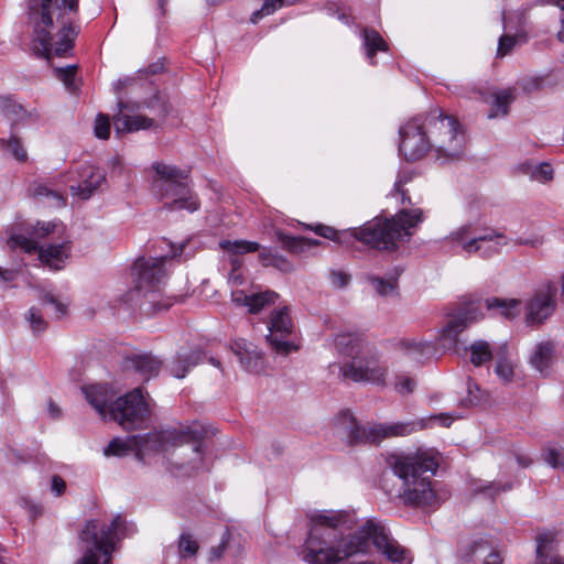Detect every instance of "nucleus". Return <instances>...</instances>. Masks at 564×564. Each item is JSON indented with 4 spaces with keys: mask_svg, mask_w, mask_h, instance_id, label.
<instances>
[{
    "mask_svg": "<svg viewBox=\"0 0 564 564\" xmlns=\"http://www.w3.org/2000/svg\"><path fill=\"white\" fill-rule=\"evenodd\" d=\"M485 303L488 310H499L502 316L510 319L519 314L521 304L516 299L503 300L497 297L487 299Z\"/></svg>",
    "mask_w": 564,
    "mask_h": 564,
    "instance_id": "c9c22d12",
    "label": "nucleus"
},
{
    "mask_svg": "<svg viewBox=\"0 0 564 564\" xmlns=\"http://www.w3.org/2000/svg\"><path fill=\"white\" fill-rule=\"evenodd\" d=\"M555 307L550 289L538 291L525 305V321L529 325H540L547 319Z\"/></svg>",
    "mask_w": 564,
    "mask_h": 564,
    "instance_id": "a211bd4d",
    "label": "nucleus"
},
{
    "mask_svg": "<svg viewBox=\"0 0 564 564\" xmlns=\"http://www.w3.org/2000/svg\"><path fill=\"white\" fill-rule=\"evenodd\" d=\"M494 102L488 112L489 119L506 117L509 113V107L516 99L514 93L511 88L502 89L494 95Z\"/></svg>",
    "mask_w": 564,
    "mask_h": 564,
    "instance_id": "2f4dec72",
    "label": "nucleus"
},
{
    "mask_svg": "<svg viewBox=\"0 0 564 564\" xmlns=\"http://www.w3.org/2000/svg\"><path fill=\"white\" fill-rule=\"evenodd\" d=\"M337 351L350 360L339 371L341 376L355 382L382 383L386 365L377 347L356 334H339L335 337Z\"/></svg>",
    "mask_w": 564,
    "mask_h": 564,
    "instance_id": "39448f33",
    "label": "nucleus"
},
{
    "mask_svg": "<svg viewBox=\"0 0 564 564\" xmlns=\"http://www.w3.org/2000/svg\"><path fill=\"white\" fill-rule=\"evenodd\" d=\"M337 433L346 438L347 444H379L388 437V426L386 424L367 423L359 425L354 415L348 411L338 414L335 421Z\"/></svg>",
    "mask_w": 564,
    "mask_h": 564,
    "instance_id": "f8f14e48",
    "label": "nucleus"
},
{
    "mask_svg": "<svg viewBox=\"0 0 564 564\" xmlns=\"http://www.w3.org/2000/svg\"><path fill=\"white\" fill-rule=\"evenodd\" d=\"M492 358L490 346L485 340H478L470 346V362L475 367L484 365Z\"/></svg>",
    "mask_w": 564,
    "mask_h": 564,
    "instance_id": "58836bf2",
    "label": "nucleus"
},
{
    "mask_svg": "<svg viewBox=\"0 0 564 564\" xmlns=\"http://www.w3.org/2000/svg\"><path fill=\"white\" fill-rule=\"evenodd\" d=\"M43 305H51L54 308L55 318H62L67 313V305L57 301L52 294H45L42 299Z\"/></svg>",
    "mask_w": 564,
    "mask_h": 564,
    "instance_id": "13d9d810",
    "label": "nucleus"
},
{
    "mask_svg": "<svg viewBox=\"0 0 564 564\" xmlns=\"http://www.w3.org/2000/svg\"><path fill=\"white\" fill-rule=\"evenodd\" d=\"M413 557L411 552L400 545L398 541L390 539V563L392 564H411Z\"/></svg>",
    "mask_w": 564,
    "mask_h": 564,
    "instance_id": "a18cd8bd",
    "label": "nucleus"
},
{
    "mask_svg": "<svg viewBox=\"0 0 564 564\" xmlns=\"http://www.w3.org/2000/svg\"><path fill=\"white\" fill-rule=\"evenodd\" d=\"M347 513L323 511L311 517V529L304 544L303 560L308 564H338L359 553L380 552L388 556L384 527L368 520L355 534L344 536Z\"/></svg>",
    "mask_w": 564,
    "mask_h": 564,
    "instance_id": "f257e3e1",
    "label": "nucleus"
},
{
    "mask_svg": "<svg viewBox=\"0 0 564 564\" xmlns=\"http://www.w3.org/2000/svg\"><path fill=\"white\" fill-rule=\"evenodd\" d=\"M507 347L503 346L498 352V360L495 367L496 375L505 382L509 383L514 377V365L507 357Z\"/></svg>",
    "mask_w": 564,
    "mask_h": 564,
    "instance_id": "4c0bfd02",
    "label": "nucleus"
},
{
    "mask_svg": "<svg viewBox=\"0 0 564 564\" xmlns=\"http://www.w3.org/2000/svg\"><path fill=\"white\" fill-rule=\"evenodd\" d=\"M517 44V37L511 35H501L498 43L497 56L503 57L508 55Z\"/></svg>",
    "mask_w": 564,
    "mask_h": 564,
    "instance_id": "4d7b16f0",
    "label": "nucleus"
},
{
    "mask_svg": "<svg viewBox=\"0 0 564 564\" xmlns=\"http://www.w3.org/2000/svg\"><path fill=\"white\" fill-rule=\"evenodd\" d=\"M467 401L471 405H477L488 400L487 392L481 390V388L470 379L468 380L467 383Z\"/></svg>",
    "mask_w": 564,
    "mask_h": 564,
    "instance_id": "603ef678",
    "label": "nucleus"
},
{
    "mask_svg": "<svg viewBox=\"0 0 564 564\" xmlns=\"http://www.w3.org/2000/svg\"><path fill=\"white\" fill-rule=\"evenodd\" d=\"M77 13L78 0H28L35 52L46 59L69 55L79 33V26L74 24Z\"/></svg>",
    "mask_w": 564,
    "mask_h": 564,
    "instance_id": "7ed1b4c3",
    "label": "nucleus"
},
{
    "mask_svg": "<svg viewBox=\"0 0 564 564\" xmlns=\"http://www.w3.org/2000/svg\"><path fill=\"white\" fill-rule=\"evenodd\" d=\"M203 360V354L194 350L191 352L178 354L171 365V373L178 379L186 376L188 370Z\"/></svg>",
    "mask_w": 564,
    "mask_h": 564,
    "instance_id": "7c9ffc66",
    "label": "nucleus"
},
{
    "mask_svg": "<svg viewBox=\"0 0 564 564\" xmlns=\"http://www.w3.org/2000/svg\"><path fill=\"white\" fill-rule=\"evenodd\" d=\"M232 302L238 306H247L250 308V295L246 294L243 291L237 290L231 293Z\"/></svg>",
    "mask_w": 564,
    "mask_h": 564,
    "instance_id": "69168bd1",
    "label": "nucleus"
},
{
    "mask_svg": "<svg viewBox=\"0 0 564 564\" xmlns=\"http://www.w3.org/2000/svg\"><path fill=\"white\" fill-rule=\"evenodd\" d=\"M286 3V0H264L260 10L254 11L251 21L257 23L259 19L274 13L278 9L282 8Z\"/></svg>",
    "mask_w": 564,
    "mask_h": 564,
    "instance_id": "de8ad7c7",
    "label": "nucleus"
},
{
    "mask_svg": "<svg viewBox=\"0 0 564 564\" xmlns=\"http://www.w3.org/2000/svg\"><path fill=\"white\" fill-rule=\"evenodd\" d=\"M232 352L237 356L241 367L248 371L258 373L264 367L263 354L258 347L246 339H237L231 345Z\"/></svg>",
    "mask_w": 564,
    "mask_h": 564,
    "instance_id": "aec40b11",
    "label": "nucleus"
},
{
    "mask_svg": "<svg viewBox=\"0 0 564 564\" xmlns=\"http://www.w3.org/2000/svg\"><path fill=\"white\" fill-rule=\"evenodd\" d=\"M412 181V173L404 172L399 174L394 182V192L393 196L395 198H400L401 204H411V199L408 195V189L404 188V185Z\"/></svg>",
    "mask_w": 564,
    "mask_h": 564,
    "instance_id": "49530a36",
    "label": "nucleus"
},
{
    "mask_svg": "<svg viewBox=\"0 0 564 564\" xmlns=\"http://www.w3.org/2000/svg\"><path fill=\"white\" fill-rule=\"evenodd\" d=\"M65 489L66 482L64 479L58 475H54L51 480V491L58 497L64 494Z\"/></svg>",
    "mask_w": 564,
    "mask_h": 564,
    "instance_id": "0e129e2a",
    "label": "nucleus"
},
{
    "mask_svg": "<svg viewBox=\"0 0 564 564\" xmlns=\"http://www.w3.org/2000/svg\"><path fill=\"white\" fill-rule=\"evenodd\" d=\"M274 256H276V253H273L271 249L262 248L259 253V260L263 265L269 267L271 265V259L274 258Z\"/></svg>",
    "mask_w": 564,
    "mask_h": 564,
    "instance_id": "774afa93",
    "label": "nucleus"
},
{
    "mask_svg": "<svg viewBox=\"0 0 564 564\" xmlns=\"http://www.w3.org/2000/svg\"><path fill=\"white\" fill-rule=\"evenodd\" d=\"M11 249H20L26 253H39L40 261L53 270H62L69 259L73 242L68 235L57 238V241L40 247L39 241L26 238L22 234H12L8 240Z\"/></svg>",
    "mask_w": 564,
    "mask_h": 564,
    "instance_id": "9d476101",
    "label": "nucleus"
},
{
    "mask_svg": "<svg viewBox=\"0 0 564 564\" xmlns=\"http://www.w3.org/2000/svg\"><path fill=\"white\" fill-rule=\"evenodd\" d=\"M120 112L113 117V124L117 133L123 132H135L139 130H148L158 128L159 123L155 122L154 118H149L142 115L130 116L123 113V109L128 106L123 102H119Z\"/></svg>",
    "mask_w": 564,
    "mask_h": 564,
    "instance_id": "4be33fe9",
    "label": "nucleus"
},
{
    "mask_svg": "<svg viewBox=\"0 0 564 564\" xmlns=\"http://www.w3.org/2000/svg\"><path fill=\"white\" fill-rule=\"evenodd\" d=\"M475 238L476 234L474 227L467 224L451 231L444 240L452 245L459 246L464 252L473 254Z\"/></svg>",
    "mask_w": 564,
    "mask_h": 564,
    "instance_id": "c85d7f7f",
    "label": "nucleus"
},
{
    "mask_svg": "<svg viewBox=\"0 0 564 564\" xmlns=\"http://www.w3.org/2000/svg\"><path fill=\"white\" fill-rule=\"evenodd\" d=\"M276 239L285 250L294 253H301L311 247L319 245V241L316 239L294 237L282 231L276 232Z\"/></svg>",
    "mask_w": 564,
    "mask_h": 564,
    "instance_id": "72a5a7b5",
    "label": "nucleus"
},
{
    "mask_svg": "<svg viewBox=\"0 0 564 564\" xmlns=\"http://www.w3.org/2000/svg\"><path fill=\"white\" fill-rule=\"evenodd\" d=\"M392 470L402 480L398 498L404 506L435 510L449 498V490L431 478L436 475L442 455L434 448L392 455Z\"/></svg>",
    "mask_w": 564,
    "mask_h": 564,
    "instance_id": "20e7f679",
    "label": "nucleus"
},
{
    "mask_svg": "<svg viewBox=\"0 0 564 564\" xmlns=\"http://www.w3.org/2000/svg\"><path fill=\"white\" fill-rule=\"evenodd\" d=\"M545 460L553 468L564 470V448L561 446H550L546 448Z\"/></svg>",
    "mask_w": 564,
    "mask_h": 564,
    "instance_id": "3c124183",
    "label": "nucleus"
},
{
    "mask_svg": "<svg viewBox=\"0 0 564 564\" xmlns=\"http://www.w3.org/2000/svg\"><path fill=\"white\" fill-rule=\"evenodd\" d=\"M89 404L97 411L102 420H109V411L113 404L115 393L104 384H94L83 388Z\"/></svg>",
    "mask_w": 564,
    "mask_h": 564,
    "instance_id": "5701e85b",
    "label": "nucleus"
},
{
    "mask_svg": "<svg viewBox=\"0 0 564 564\" xmlns=\"http://www.w3.org/2000/svg\"><path fill=\"white\" fill-rule=\"evenodd\" d=\"M142 107L150 110L156 123L164 121L172 109L166 98L159 93L144 100Z\"/></svg>",
    "mask_w": 564,
    "mask_h": 564,
    "instance_id": "f704fd0d",
    "label": "nucleus"
},
{
    "mask_svg": "<svg viewBox=\"0 0 564 564\" xmlns=\"http://www.w3.org/2000/svg\"><path fill=\"white\" fill-rule=\"evenodd\" d=\"M153 170L152 189L169 209L193 213L199 208L198 199L191 191L187 172L164 163H155Z\"/></svg>",
    "mask_w": 564,
    "mask_h": 564,
    "instance_id": "0eeeda50",
    "label": "nucleus"
},
{
    "mask_svg": "<svg viewBox=\"0 0 564 564\" xmlns=\"http://www.w3.org/2000/svg\"><path fill=\"white\" fill-rule=\"evenodd\" d=\"M367 280L378 294L384 295L387 293L388 282L384 279L375 275H368Z\"/></svg>",
    "mask_w": 564,
    "mask_h": 564,
    "instance_id": "680f3d73",
    "label": "nucleus"
},
{
    "mask_svg": "<svg viewBox=\"0 0 564 564\" xmlns=\"http://www.w3.org/2000/svg\"><path fill=\"white\" fill-rule=\"evenodd\" d=\"M470 323L471 318L466 312L459 313L449 318L441 332L443 346L447 348L454 347L457 343L458 335L464 332Z\"/></svg>",
    "mask_w": 564,
    "mask_h": 564,
    "instance_id": "a878e982",
    "label": "nucleus"
},
{
    "mask_svg": "<svg viewBox=\"0 0 564 564\" xmlns=\"http://www.w3.org/2000/svg\"><path fill=\"white\" fill-rule=\"evenodd\" d=\"M395 358L406 357L411 361L422 364L434 352V346L430 341L415 338H398L393 343Z\"/></svg>",
    "mask_w": 564,
    "mask_h": 564,
    "instance_id": "6ab92c4d",
    "label": "nucleus"
},
{
    "mask_svg": "<svg viewBox=\"0 0 564 564\" xmlns=\"http://www.w3.org/2000/svg\"><path fill=\"white\" fill-rule=\"evenodd\" d=\"M527 174L538 182L545 183L553 178V167L550 163L543 162L540 164H528Z\"/></svg>",
    "mask_w": 564,
    "mask_h": 564,
    "instance_id": "37998d69",
    "label": "nucleus"
},
{
    "mask_svg": "<svg viewBox=\"0 0 564 564\" xmlns=\"http://www.w3.org/2000/svg\"><path fill=\"white\" fill-rule=\"evenodd\" d=\"M199 550L198 542L189 533H182L178 538V555L182 560L191 558Z\"/></svg>",
    "mask_w": 564,
    "mask_h": 564,
    "instance_id": "79ce46f5",
    "label": "nucleus"
},
{
    "mask_svg": "<svg viewBox=\"0 0 564 564\" xmlns=\"http://www.w3.org/2000/svg\"><path fill=\"white\" fill-rule=\"evenodd\" d=\"M307 228L323 238L346 247H354L356 242H361L372 249L384 250L388 248V218L384 216L376 217L360 228L341 231L323 224L307 226Z\"/></svg>",
    "mask_w": 564,
    "mask_h": 564,
    "instance_id": "1a4fd4ad",
    "label": "nucleus"
},
{
    "mask_svg": "<svg viewBox=\"0 0 564 564\" xmlns=\"http://www.w3.org/2000/svg\"><path fill=\"white\" fill-rule=\"evenodd\" d=\"M399 153L406 161L432 154L441 163L460 161L466 154V137L456 117L435 108L399 128Z\"/></svg>",
    "mask_w": 564,
    "mask_h": 564,
    "instance_id": "f03ea898",
    "label": "nucleus"
},
{
    "mask_svg": "<svg viewBox=\"0 0 564 564\" xmlns=\"http://www.w3.org/2000/svg\"><path fill=\"white\" fill-rule=\"evenodd\" d=\"M0 108L2 113L12 120L20 119L24 112L22 106L10 98H0Z\"/></svg>",
    "mask_w": 564,
    "mask_h": 564,
    "instance_id": "09e8293b",
    "label": "nucleus"
},
{
    "mask_svg": "<svg viewBox=\"0 0 564 564\" xmlns=\"http://www.w3.org/2000/svg\"><path fill=\"white\" fill-rule=\"evenodd\" d=\"M26 238L37 241L39 239L48 238L54 235L56 238H61L66 234L65 226L61 221H37L35 225L25 227Z\"/></svg>",
    "mask_w": 564,
    "mask_h": 564,
    "instance_id": "cd10ccee",
    "label": "nucleus"
},
{
    "mask_svg": "<svg viewBox=\"0 0 564 564\" xmlns=\"http://www.w3.org/2000/svg\"><path fill=\"white\" fill-rule=\"evenodd\" d=\"M94 133L98 139L107 140L110 135V120L109 117L102 113H99L96 117Z\"/></svg>",
    "mask_w": 564,
    "mask_h": 564,
    "instance_id": "6e6d98bb",
    "label": "nucleus"
},
{
    "mask_svg": "<svg viewBox=\"0 0 564 564\" xmlns=\"http://www.w3.org/2000/svg\"><path fill=\"white\" fill-rule=\"evenodd\" d=\"M508 245L507 237L495 230L484 235H476L473 246V254H479L482 258H491L499 253L503 246Z\"/></svg>",
    "mask_w": 564,
    "mask_h": 564,
    "instance_id": "b1692460",
    "label": "nucleus"
},
{
    "mask_svg": "<svg viewBox=\"0 0 564 564\" xmlns=\"http://www.w3.org/2000/svg\"><path fill=\"white\" fill-rule=\"evenodd\" d=\"M219 247L228 253L231 270L236 271H239L242 265V261L239 259L240 254L260 250V245L258 242L248 240H223L219 242Z\"/></svg>",
    "mask_w": 564,
    "mask_h": 564,
    "instance_id": "393cba45",
    "label": "nucleus"
},
{
    "mask_svg": "<svg viewBox=\"0 0 564 564\" xmlns=\"http://www.w3.org/2000/svg\"><path fill=\"white\" fill-rule=\"evenodd\" d=\"M55 76L64 83L66 88L70 91H74L77 86L75 84L76 77V66H67L64 68H56Z\"/></svg>",
    "mask_w": 564,
    "mask_h": 564,
    "instance_id": "8fccbe9b",
    "label": "nucleus"
},
{
    "mask_svg": "<svg viewBox=\"0 0 564 564\" xmlns=\"http://www.w3.org/2000/svg\"><path fill=\"white\" fill-rule=\"evenodd\" d=\"M422 221L423 213L420 208H402L390 217V253L408 242Z\"/></svg>",
    "mask_w": 564,
    "mask_h": 564,
    "instance_id": "4468645a",
    "label": "nucleus"
},
{
    "mask_svg": "<svg viewBox=\"0 0 564 564\" xmlns=\"http://www.w3.org/2000/svg\"><path fill=\"white\" fill-rule=\"evenodd\" d=\"M183 246L176 248L171 246V252L165 256L153 258H139L133 264V272L137 276L135 288L145 296L159 292L167 278L165 263L169 259H173L181 254Z\"/></svg>",
    "mask_w": 564,
    "mask_h": 564,
    "instance_id": "9b49d317",
    "label": "nucleus"
},
{
    "mask_svg": "<svg viewBox=\"0 0 564 564\" xmlns=\"http://www.w3.org/2000/svg\"><path fill=\"white\" fill-rule=\"evenodd\" d=\"M127 367L134 369L141 377L149 380L159 375L162 361L150 354L133 355L127 359Z\"/></svg>",
    "mask_w": 564,
    "mask_h": 564,
    "instance_id": "bb28decb",
    "label": "nucleus"
},
{
    "mask_svg": "<svg viewBox=\"0 0 564 564\" xmlns=\"http://www.w3.org/2000/svg\"><path fill=\"white\" fill-rule=\"evenodd\" d=\"M556 346L552 340L538 343L529 358L531 367L541 376L547 377L551 373L552 366L556 359Z\"/></svg>",
    "mask_w": 564,
    "mask_h": 564,
    "instance_id": "412c9836",
    "label": "nucleus"
},
{
    "mask_svg": "<svg viewBox=\"0 0 564 564\" xmlns=\"http://www.w3.org/2000/svg\"><path fill=\"white\" fill-rule=\"evenodd\" d=\"M278 296L279 295L273 291H264L251 294L249 313L257 314L260 311H262L265 306L274 304Z\"/></svg>",
    "mask_w": 564,
    "mask_h": 564,
    "instance_id": "a19ab883",
    "label": "nucleus"
},
{
    "mask_svg": "<svg viewBox=\"0 0 564 564\" xmlns=\"http://www.w3.org/2000/svg\"><path fill=\"white\" fill-rule=\"evenodd\" d=\"M126 519L118 514L108 525L99 520L88 521L80 533L83 556L75 564H111L116 544L127 535Z\"/></svg>",
    "mask_w": 564,
    "mask_h": 564,
    "instance_id": "423d86ee",
    "label": "nucleus"
},
{
    "mask_svg": "<svg viewBox=\"0 0 564 564\" xmlns=\"http://www.w3.org/2000/svg\"><path fill=\"white\" fill-rule=\"evenodd\" d=\"M0 148L8 150L11 155L19 162L28 160V152L20 138L11 135L8 139H0Z\"/></svg>",
    "mask_w": 564,
    "mask_h": 564,
    "instance_id": "ea45409f",
    "label": "nucleus"
},
{
    "mask_svg": "<svg viewBox=\"0 0 564 564\" xmlns=\"http://www.w3.org/2000/svg\"><path fill=\"white\" fill-rule=\"evenodd\" d=\"M554 535L551 532H543L536 536V560L538 564H564L558 556L549 557L547 552L552 551Z\"/></svg>",
    "mask_w": 564,
    "mask_h": 564,
    "instance_id": "473e14b6",
    "label": "nucleus"
},
{
    "mask_svg": "<svg viewBox=\"0 0 564 564\" xmlns=\"http://www.w3.org/2000/svg\"><path fill=\"white\" fill-rule=\"evenodd\" d=\"M228 535H229V533L226 532L224 534L220 543L217 546H214L210 549L209 556H208L209 562L217 561L224 555L225 550L227 547Z\"/></svg>",
    "mask_w": 564,
    "mask_h": 564,
    "instance_id": "052dcab7",
    "label": "nucleus"
},
{
    "mask_svg": "<svg viewBox=\"0 0 564 564\" xmlns=\"http://www.w3.org/2000/svg\"><path fill=\"white\" fill-rule=\"evenodd\" d=\"M459 556L465 561L482 560V564H502V557L489 535H477L467 544L462 545Z\"/></svg>",
    "mask_w": 564,
    "mask_h": 564,
    "instance_id": "f3484780",
    "label": "nucleus"
},
{
    "mask_svg": "<svg viewBox=\"0 0 564 564\" xmlns=\"http://www.w3.org/2000/svg\"><path fill=\"white\" fill-rule=\"evenodd\" d=\"M28 319L35 333L43 332L46 328V322L43 319L39 308L31 307L28 312Z\"/></svg>",
    "mask_w": 564,
    "mask_h": 564,
    "instance_id": "bf43d9fd",
    "label": "nucleus"
},
{
    "mask_svg": "<svg viewBox=\"0 0 564 564\" xmlns=\"http://www.w3.org/2000/svg\"><path fill=\"white\" fill-rule=\"evenodd\" d=\"M271 267H274L284 272L292 270V264L285 258L279 254L271 259Z\"/></svg>",
    "mask_w": 564,
    "mask_h": 564,
    "instance_id": "338daca9",
    "label": "nucleus"
},
{
    "mask_svg": "<svg viewBox=\"0 0 564 564\" xmlns=\"http://www.w3.org/2000/svg\"><path fill=\"white\" fill-rule=\"evenodd\" d=\"M77 177L74 178L75 184L69 185L73 196L86 200L101 186L106 181L105 172L90 164H82L74 172Z\"/></svg>",
    "mask_w": 564,
    "mask_h": 564,
    "instance_id": "dca6fc26",
    "label": "nucleus"
},
{
    "mask_svg": "<svg viewBox=\"0 0 564 564\" xmlns=\"http://www.w3.org/2000/svg\"><path fill=\"white\" fill-rule=\"evenodd\" d=\"M268 328L270 334L267 336V340L278 354L286 355L296 348L286 340V337L293 330V323L286 307L274 310L271 313Z\"/></svg>",
    "mask_w": 564,
    "mask_h": 564,
    "instance_id": "2eb2a0df",
    "label": "nucleus"
},
{
    "mask_svg": "<svg viewBox=\"0 0 564 564\" xmlns=\"http://www.w3.org/2000/svg\"><path fill=\"white\" fill-rule=\"evenodd\" d=\"M393 389L402 398L408 397L415 391L416 380L409 375H397L393 381Z\"/></svg>",
    "mask_w": 564,
    "mask_h": 564,
    "instance_id": "c03bdc74",
    "label": "nucleus"
},
{
    "mask_svg": "<svg viewBox=\"0 0 564 564\" xmlns=\"http://www.w3.org/2000/svg\"><path fill=\"white\" fill-rule=\"evenodd\" d=\"M33 195L35 197H47V198L52 197L55 200V205L56 206L65 205L64 197L59 193L51 189L45 184H36V185H34V187H33Z\"/></svg>",
    "mask_w": 564,
    "mask_h": 564,
    "instance_id": "5fc2aeb1",
    "label": "nucleus"
},
{
    "mask_svg": "<svg viewBox=\"0 0 564 564\" xmlns=\"http://www.w3.org/2000/svg\"><path fill=\"white\" fill-rule=\"evenodd\" d=\"M423 426L414 422H397L390 424V436H406Z\"/></svg>",
    "mask_w": 564,
    "mask_h": 564,
    "instance_id": "864d4df0",
    "label": "nucleus"
},
{
    "mask_svg": "<svg viewBox=\"0 0 564 564\" xmlns=\"http://www.w3.org/2000/svg\"><path fill=\"white\" fill-rule=\"evenodd\" d=\"M138 437L137 458L143 460L152 454L163 453L174 446L192 445L194 457L188 463L192 470L203 467V434L192 429H167L160 432L135 435Z\"/></svg>",
    "mask_w": 564,
    "mask_h": 564,
    "instance_id": "6e6552de",
    "label": "nucleus"
},
{
    "mask_svg": "<svg viewBox=\"0 0 564 564\" xmlns=\"http://www.w3.org/2000/svg\"><path fill=\"white\" fill-rule=\"evenodd\" d=\"M362 40L366 48V55L371 63H373L372 59L376 52H384L387 50L384 40L376 30L365 29L362 32Z\"/></svg>",
    "mask_w": 564,
    "mask_h": 564,
    "instance_id": "e433bc0d",
    "label": "nucleus"
},
{
    "mask_svg": "<svg viewBox=\"0 0 564 564\" xmlns=\"http://www.w3.org/2000/svg\"><path fill=\"white\" fill-rule=\"evenodd\" d=\"M151 414L142 389L135 388L118 398L110 408L109 420L118 422L123 429L132 430Z\"/></svg>",
    "mask_w": 564,
    "mask_h": 564,
    "instance_id": "ddd939ff",
    "label": "nucleus"
},
{
    "mask_svg": "<svg viewBox=\"0 0 564 564\" xmlns=\"http://www.w3.org/2000/svg\"><path fill=\"white\" fill-rule=\"evenodd\" d=\"M138 442L139 441L135 435L127 438L115 437L104 449V455L123 457L133 453L137 456Z\"/></svg>",
    "mask_w": 564,
    "mask_h": 564,
    "instance_id": "c756f323",
    "label": "nucleus"
},
{
    "mask_svg": "<svg viewBox=\"0 0 564 564\" xmlns=\"http://www.w3.org/2000/svg\"><path fill=\"white\" fill-rule=\"evenodd\" d=\"M350 280V276L343 271H332L330 281L337 288H345Z\"/></svg>",
    "mask_w": 564,
    "mask_h": 564,
    "instance_id": "e2e57ef3",
    "label": "nucleus"
}]
</instances>
